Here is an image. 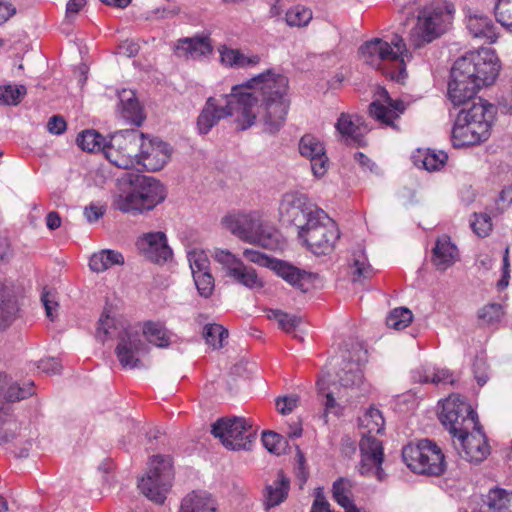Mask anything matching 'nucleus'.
Here are the masks:
<instances>
[{
    "label": "nucleus",
    "instance_id": "16",
    "mask_svg": "<svg viewBox=\"0 0 512 512\" xmlns=\"http://www.w3.org/2000/svg\"><path fill=\"white\" fill-rule=\"evenodd\" d=\"M472 432H460L453 438V446L459 456L471 463H480L490 453L485 434L480 425L471 428Z\"/></svg>",
    "mask_w": 512,
    "mask_h": 512
},
{
    "label": "nucleus",
    "instance_id": "14",
    "mask_svg": "<svg viewBox=\"0 0 512 512\" xmlns=\"http://www.w3.org/2000/svg\"><path fill=\"white\" fill-rule=\"evenodd\" d=\"M35 434L28 425L17 422L10 412L0 410V445L11 443L18 458H26L33 445Z\"/></svg>",
    "mask_w": 512,
    "mask_h": 512
},
{
    "label": "nucleus",
    "instance_id": "26",
    "mask_svg": "<svg viewBox=\"0 0 512 512\" xmlns=\"http://www.w3.org/2000/svg\"><path fill=\"white\" fill-rule=\"evenodd\" d=\"M382 96L384 102L373 101L369 105V113L374 119L396 129L394 120L405 111V104L401 100H393L386 90L382 91Z\"/></svg>",
    "mask_w": 512,
    "mask_h": 512
},
{
    "label": "nucleus",
    "instance_id": "4",
    "mask_svg": "<svg viewBox=\"0 0 512 512\" xmlns=\"http://www.w3.org/2000/svg\"><path fill=\"white\" fill-rule=\"evenodd\" d=\"M224 227L243 241L274 248L278 244L277 232L264 222L257 211L228 215L223 218Z\"/></svg>",
    "mask_w": 512,
    "mask_h": 512
},
{
    "label": "nucleus",
    "instance_id": "56",
    "mask_svg": "<svg viewBox=\"0 0 512 512\" xmlns=\"http://www.w3.org/2000/svg\"><path fill=\"white\" fill-rule=\"evenodd\" d=\"M353 265L355 267V274L353 281H358L360 277H368L371 273V266L367 262V258L363 250L359 249L354 253Z\"/></svg>",
    "mask_w": 512,
    "mask_h": 512
},
{
    "label": "nucleus",
    "instance_id": "59",
    "mask_svg": "<svg viewBox=\"0 0 512 512\" xmlns=\"http://www.w3.org/2000/svg\"><path fill=\"white\" fill-rule=\"evenodd\" d=\"M37 368L43 373L55 375L61 372L62 367L57 359L46 358L38 362Z\"/></svg>",
    "mask_w": 512,
    "mask_h": 512
},
{
    "label": "nucleus",
    "instance_id": "19",
    "mask_svg": "<svg viewBox=\"0 0 512 512\" xmlns=\"http://www.w3.org/2000/svg\"><path fill=\"white\" fill-rule=\"evenodd\" d=\"M361 452V461L359 472L363 476L374 475L378 480L384 479L383 463V446L382 442L375 435H362L359 443Z\"/></svg>",
    "mask_w": 512,
    "mask_h": 512
},
{
    "label": "nucleus",
    "instance_id": "1",
    "mask_svg": "<svg viewBox=\"0 0 512 512\" xmlns=\"http://www.w3.org/2000/svg\"><path fill=\"white\" fill-rule=\"evenodd\" d=\"M288 90V78L269 69L246 86H234L228 95L209 97L197 118L198 131L205 135L228 116L235 117L238 127L246 130L259 116L264 131L275 134L285 124L290 106Z\"/></svg>",
    "mask_w": 512,
    "mask_h": 512
},
{
    "label": "nucleus",
    "instance_id": "41",
    "mask_svg": "<svg viewBox=\"0 0 512 512\" xmlns=\"http://www.w3.org/2000/svg\"><path fill=\"white\" fill-rule=\"evenodd\" d=\"M77 145L83 150L87 152H99L103 151L105 154V149L107 146L108 140L103 137L96 130H84L82 131L76 139Z\"/></svg>",
    "mask_w": 512,
    "mask_h": 512
},
{
    "label": "nucleus",
    "instance_id": "18",
    "mask_svg": "<svg viewBox=\"0 0 512 512\" xmlns=\"http://www.w3.org/2000/svg\"><path fill=\"white\" fill-rule=\"evenodd\" d=\"M359 344L353 346V353L345 350L342 351L341 358L335 359V365L339 367L336 375L338 383L343 390L354 389L363 381V373L361 370V355L365 354Z\"/></svg>",
    "mask_w": 512,
    "mask_h": 512
},
{
    "label": "nucleus",
    "instance_id": "30",
    "mask_svg": "<svg viewBox=\"0 0 512 512\" xmlns=\"http://www.w3.org/2000/svg\"><path fill=\"white\" fill-rule=\"evenodd\" d=\"M459 258L458 249L447 235L437 238L432 250V263L439 271H445L451 267Z\"/></svg>",
    "mask_w": 512,
    "mask_h": 512
},
{
    "label": "nucleus",
    "instance_id": "12",
    "mask_svg": "<svg viewBox=\"0 0 512 512\" xmlns=\"http://www.w3.org/2000/svg\"><path fill=\"white\" fill-rule=\"evenodd\" d=\"M211 433L229 450H249L255 431L245 418L234 416L218 419Z\"/></svg>",
    "mask_w": 512,
    "mask_h": 512
},
{
    "label": "nucleus",
    "instance_id": "7",
    "mask_svg": "<svg viewBox=\"0 0 512 512\" xmlns=\"http://www.w3.org/2000/svg\"><path fill=\"white\" fill-rule=\"evenodd\" d=\"M339 237L340 232L336 223L324 210L318 212V215L298 232V238L316 255H327L332 252Z\"/></svg>",
    "mask_w": 512,
    "mask_h": 512
},
{
    "label": "nucleus",
    "instance_id": "25",
    "mask_svg": "<svg viewBox=\"0 0 512 512\" xmlns=\"http://www.w3.org/2000/svg\"><path fill=\"white\" fill-rule=\"evenodd\" d=\"M490 132L483 124L476 125L467 121L459 122L456 118L452 129V141L454 147L460 148L479 144L488 139Z\"/></svg>",
    "mask_w": 512,
    "mask_h": 512
},
{
    "label": "nucleus",
    "instance_id": "45",
    "mask_svg": "<svg viewBox=\"0 0 512 512\" xmlns=\"http://www.w3.org/2000/svg\"><path fill=\"white\" fill-rule=\"evenodd\" d=\"M26 94L24 85H4L0 86V105H18Z\"/></svg>",
    "mask_w": 512,
    "mask_h": 512
},
{
    "label": "nucleus",
    "instance_id": "3",
    "mask_svg": "<svg viewBox=\"0 0 512 512\" xmlns=\"http://www.w3.org/2000/svg\"><path fill=\"white\" fill-rule=\"evenodd\" d=\"M359 51L365 63L382 70L390 79L403 82L406 78V62L412 56L400 35L395 34L390 42L373 38L362 44Z\"/></svg>",
    "mask_w": 512,
    "mask_h": 512
},
{
    "label": "nucleus",
    "instance_id": "22",
    "mask_svg": "<svg viewBox=\"0 0 512 512\" xmlns=\"http://www.w3.org/2000/svg\"><path fill=\"white\" fill-rule=\"evenodd\" d=\"M137 246L145 258L155 263H165L172 257V250L163 232H149L137 241Z\"/></svg>",
    "mask_w": 512,
    "mask_h": 512
},
{
    "label": "nucleus",
    "instance_id": "50",
    "mask_svg": "<svg viewBox=\"0 0 512 512\" xmlns=\"http://www.w3.org/2000/svg\"><path fill=\"white\" fill-rule=\"evenodd\" d=\"M286 22L289 26H305L312 19V12L303 6H295L287 11Z\"/></svg>",
    "mask_w": 512,
    "mask_h": 512
},
{
    "label": "nucleus",
    "instance_id": "29",
    "mask_svg": "<svg viewBox=\"0 0 512 512\" xmlns=\"http://www.w3.org/2000/svg\"><path fill=\"white\" fill-rule=\"evenodd\" d=\"M213 51L211 41L206 36H195L179 39L175 45V55L186 60H198L210 55Z\"/></svg>",
    "mask_w": 512,
    "mask_h": 512
},
{
    "label": "nucleus",
    "instance_id": "24",
    "mask_svg": "<svg viewBox=\"0 0 512 512\" xmlns=\"http://www.w3.org/2000/svg\"><path fill=\"white\" fill-rule=\"evenodd\" d=\"M34 383L28 382L20 386L7 374L0 372V410L10 412L8 404L21 401L34 394Z\"/></svg>",
    "mask_w": 512,
    "mask_h": 512
},
{
    "label": "nucleus",
    "instance_id": "44",
    "mask_svg": "<svg viewBox=\"0 0 512 512\" xmlns=\"http://www.w3.org/2000/svg\"><path fill=\"white\" fill-rule=\"evenodd\" d=\"M448 159V155L444 151L427 150L424 153L419 152L416 157V163H422V167L427 171H437L441 169Z\"/></svg>",
    "mask_w": 512,
    "mask_h": 512
},
{
    "label": "nucleus",
    "instance_id": "27",
    "mask_svg": "<svg viewBox=\"0 0 512 512\" xmlns=\"http://www.w3.org/2000/svg\"><path fill=\"white\" fill-rule=\"evenodd\" d=\"M275 270L281 278L302 292H308L320 283L318 274L301 270L285 262L277 263Z\"/></svg>",
    "mask_w": 512,
    "mask_h": 512
},
{
    "label": "nucleus",
    "instance_id": "9",
    "mask_svg": "<svg viewBox=\"0 0 512 512\" xmlns=\"http://www.w3.org/2000/svg\"><path fill=\"white\" fill-rule=\"evenodd\" d=\"M455 63L480 87L494 83L500 69L498 57L490 48L466 53Z\"/></svg>",
    "mask_w": 512,
    "mask_h": 512
},
{
    "label": "nucleus",
    "instance_id": "34",
    "mask_svg": "<svg viewBox=\"0 0 512 512\" xmlns=\"http://www.w3.org/2000/svg\"><path fill=\"white\" fill-rule=\"evenodd\" d=\"M290 490V480L282 471L277 474V479L271 484H267L263 491V505L265 510L280 505L288 496Z\"/></svg>",
    "mask_w": 512,
    "mask_h": 512
},
{
    "label": "nucleus",
    "instance_id": "31",
    "mask_svg": "<svg viewBox=\"0 0 512 512\" xmlns=\"http://www.w3.org/2000/svg\"><path fill=\"white\" fill-rule=\"evenodd\" d=\"M467 29L474 38L482 39L487 43H494L497 40L496 27L492 20L478 11H468Z\"/></svg>",
    "mask_w": 512,
    "mask_h": 512
},
{
    "label": "nucleus",
    "instance_id": "48",
    "mask_svg": "<svg viewBox=\"0 0 512 512\" xmlns=\"http://www.w3.org/2000/svg\"><path fill=\"white\" fill-rule=\"evenodd\" d=\"M268 318L277 321L279 327L287 333L293 332L301 323V319L295 315H290L281 310H271Z\"/></svg>",
    "mask_w": 512,
    "mask_h": 512
},
{
    "label": "nucleus",
    "instance_id": "37",
    "mask_svg": "<svg viewBox=\"0 0 512 512\" xmlns=\"http://www.w3.org/2000/svg\"><path fill=\"white\" fill-rule=\"evenodd\" d=\"M179 512H218V509L210 495L193 492L182 500Z\"/></svg>",
    "mask_w": 512,
    "mask_h": 512
},
{
    "label": "nucleus",
    "instance_id": "13",
    "mask_svg": "<svg viewBox=\"0 0 512 512\" xmlns=\"http://www.w3.org/2000/svg\"><path fill=\"white\" fill-rule=\"evenodd\" d=\"M323 209L317 207L302 193L289 192L282 196L279 204V215L283 223L296 227L297 233L303 230L318 212Z\"/></svg>",
    "mask_w": 512,
    "mask_h": 512
},
{
    "label": "nucleus",
    "instance_id": "10",
    "mask_svg": "<svg viewBox=\"0 0 512 512\" xmlns=\"http://www.w3.org/2000/svg\"><path fill=\"white\" fill-rule=\"evenodd\" d=\"M143 133L137 129L116 131L109 136L105 157L115 166L130 169L135 166Z\"/></svg>",
    "mask_w": 512,
    "mask_h": 512
},
{
    "label": "nucleus",
    "instance_id": "51",
    "mask_svg": "<svg viewBox=\"0 0 512 512\" xmlns=\"http://www.w3.org/2000/svg\"><path fill=\"white\" fill-rule=\"evenodd\" d=\"M495 17L497 22L512 32V0H497Z\"/></svg>",
    "mask_w": 512,
    "mask_h": 512
},
{
    "label": "nucleus",
    "instance_id": "23",
    "mask_svg": "<svg viewBox=\"0 0 512 512\" xmlns=\"http://www.w3.org/2000/svg\"><path fill=\"white\" fill-rule=\"evenodd\" d=\"M299 152L311 162L316 177H322L328 169V157L323 143L313 135L306 134L299 141Z\"/></svg>",
    "mask_w": 512,
    "mask_h": 512
},
{
    "label": "nucleus",
    "instance_id": "64",
    "mask_svg": "<svg viewBox=\"0 0 512 512\" xmlns=\"http://www.w3.org/2000/svg\"><path fill=\"white\" fill-rule=\"evenodd\" d=\"M16 13V8L8 0H0V26Z\"/></svg>",
    "mask_w": 512,
    "mask_h": 512
},
{
    "label": "nucleus",
    "instance_id": "17",
    "mask_svg": "<svg viewBox=\"0 0 512 512\" xmlns=\"http://www.w3.org/2000/svg\"><path fill=\"white\" fill-rule=\"evenodd\" d=\"M170 157L169 144L159 138H151L143 134L135 165H141L147 171L156 172L167 164Z\"/></svg>",
    "mask_w": 512,
    "mask_h": 512
},
{
    "label": "nucleus",
    "instance_id": "20",
    "mask_svg": "<svg viewBox=\"0 0 512 512\" xmlns=\"http://www.w3.org/2000/svg\"><path fill=\"white\" fill-rule=\"evenodd\" d=\"M215 259L223 265L225 275L235 282L249 288H261L263 283L252 268L246 267L243 262L226 250H217Z\"/></svg>",
    "mask_w": 512,
    "mask_h": 512
},
{
    "label": "nucleus",
    "instance_id": "62",
    "mask_svg": "<svg viewBox=\"0 0 512 512\" xmlns=\"http://www.w3.org/2000/svg\"><path fill=\"white\" fill-rule=\"evenodd\" d=\"M260 62L258 55L247 56L241 53L239 50L236 52V63L234 67L244 68L248 66H255Z\"/></svg>",
    "mask_w": 512,
    "mask_h": 512
},
{
    "label": "nucleus",
    "instance_id": "47",
    "mask_svg": "<svg viewBox=\"0 0 512 512\" xmlns=\"http://www.w3.org/2000/svg\"><path fill=\"white\" fill-rule=\"evenodd\" d=\"M412 319V312L408 308L400 307L390 312L386 324L390 328L401 330L406 328L412 322Z\"/></svg>",
    "mask_w": 512,
    "mask_h": 512
},
{
    "label": "nucleus",
    "instance_id": "46",
    "mask_svg": "<svg viewBox=\"0 0 512 512\" xmlns=\"http://www.w3.org/2000/svg\"><path fill=\"white\" fill-rule=\"evenodd\" d=\"M203 337L208 345L219 349L223 346V340L228 337V330L219 324H208L204 327Z\"/></svg>",
    "mask_w": 512,
    "mask_h": 512
},
{
    "label": "nucleus",
    "instance_id": "63",
    "mask_svg": "<svg viewBox=\"0 0 512 512\" xmlns=\"http://www.w3.org/2000/svg\"><path fill=\"white\" fill-rule=\"evenodd\" d=\"M496 204L500 211L507 209L512 204V186L504 187L501 190Z\"/></svg>",
    "mask_w": 512,
    "mask_h": 512
},
{
    "label": "nucleus",
    "instance_id": "28",
    "mask_svg": "<svg viewBox=\"0 0 512 512\" xmlns=\"http://www.w3.org/2000/svg\"><path fill=\"white\" fill-rule=\"evenodd\" d=\"M335 127L346 143L358 146L364 144V136L369 131L361 117L345 113L340 115Z\"/></svg>",
    "mask_w": 512,
    "mask_h": 512
},
{
    "label": "nucleus",
    "instance_id": "60",
    "mask_svg": "<svg viewBox=\"0 0 512 512\" xmlns=\"http://www.w3.org/2000/svg\"><path fill=\"white\" fill-rule=\"evenodd\" d=\"M112 327V320L108 315H102L99 319V326L97 328L96 337L99 341L105 342L107 336L110 334V328Z\"/></svg>",
    "mask_w": 512,
    "mask_h": 512
},
{
    "label": "nucleus",
    "instance_id": "52",
    "mask_svg": "<svg viewBox=\"0 0 512 512\" xmlns=\"http://www.w3.org/2000/svg\"><path fill=\"white\" fill-rule=\"evenodd\" d=\"M262 443L271 453L280 455L286 447V440L278 433L273 431H264L262 433Z\"/></svg>",
    "mask_w": 512,
    "mask_h": 512
},
{
    "label": "nucleus",
    "instance_id": "57",
    "mask_svg": "<svg viewBox=\"0 0 512 512\" xmlns=\"http://www.w3.org/2000/svg\"><path fill=\"white\" fill-rule=\"evenodd\" d=\"M41 301L45 308L47 317L53 321L56 316V311L58 308V303L55 300L54 294L44 290L41 295Z\"/></svg>",
    "mask_w": 512,
    "mask_h": 512
},
{
    "label": "nucleus",
    "instance_id": "53",
    "mask_svg": "<svg viewBox=\"0 0 512 512\" xmlns=\"http://www.w3.org/2000/svg\"><path fill=\"white\" fill-rule=\"evenodd\" d=\"M188 261L192 271V275L205 273L209 270V259L203 251H191L188 253Z\"/></svg>",
    "mask_w": 512,
    "mask_h": 512
},
{
    "label": "nucleus",
    "instance_id": "38",
    "mask_svg": "<svg viewBox=\"0 0 512 512\" xmlns=\"http://www.w3.org/2000/svg\"><path fill=\"white\" fill-rule=\"evenodd\" d=\"M123 255L115 250L105 249L94 253L89 261V267L92 271L100 273L111 268L114 265H123Z\"/></svg>",
    "mask_w": 512,
    "mask_h": 512
},
{
    "label": "nucleus",
    "instance_id": "40",
    "mask_svg": "<svg viewBox=\"0 0 512 512\" xmlns=\"http://www.w3.org/2000/svg\"><path fill=\"white\" fill-rule=\"evenodd\" d=\"M352 483L347 478H339L333 483L332 494L334 500L342 506L346 512H362L351 500Z\"/></svg>",
    "mask_w": 512,
    "mask_h": 512
},
{
    "label": "nucleus",
    "instance_id": "35",
    "mask_svg": "<svg viewBox=\"0 0 512 512\" xmlns=\"http://www.w3.org/2000/svg\"><path fill=\"white\" fill-rule=\"evenodd\" d=\"M482 502L478 512H512V490L491 489Z\"/></svg>",
    "mask_w": 512,
    "mask_h": 512
},
{
    "label": "nucleus",
    "instance_id": "54",
    "mask_svg": "<svg viewBox=\"0 0 512 512\" xmlns=\"http://www.w3.org/2000/svg\"><path fill=\"white\" fill-rule=\"evenodd\" d=\"M194 283L200 296L209 298L215 288L214 278L210 271L193 276Z\"/></svg>",
    "mask_w": 512,
    "mask_h": 512
},
{
    "label": "nucleus",
    "instance_id": "36",
    "mask_svg": "<svg viewBox=\"0 0 512 512\" xmlns=\"http://www.w3.org/2000/svg\"><path fill=\"white\" fill-rule=\"evenodd\" d=\"M19 305L12 288L0 285V329L10 326L16 319Z\"/></svg>",
    "mask_w": 512,
    "mask_h": 512
},
{
    "label": "nucleus",
    "instance_id": "43",
    "mask_svg": "<svg viewBox=\"0 0 512 512\" xmlns=\"http://www.w3.org/2000/svg\"><path fill=\"white\" fill-rule=\"evenodd\" d=\"M143 334L153 345L166 348L170 344V336L165 327L159 323L147 322L143 328Z\"/></svg>",
    "mask_w": 512,
    "mask_h": 512
},
{
    "label": "nucleus",
    "instance_id": "11",
    "mask_svg": "<svg viewBox=\"0 0 512 512\" xmlns=\"http://www.w3.org/2000/svg\"><path fill=\"white\" fill-rule=\"evenodd\" d=\"M439 419L448 429L452 438H455L460 432L476 428L479 424L477 413L458 394H452L443 401Z\"/></svg>",
    "mask_w": 512,
    "mask_h": 512
},
{
    "label": "nucleus",
    "instance_id": "21",
    "mask_svg": "<svg viewBox=\"0 0 512 512\" xmlns=\"http://www.w3.org/2000/svg\"><path fill=\"white\" fill-rule=\"evenodd\" d=\"M481 87L454 63L448 83V97L455 106L467 103Z\"/></svg>",
    "mask_w": 512,
    "mask_h": 512
},
{
    "label": "nucleus",
    "instance_id": "2",
    "mask_svg": "<svg viewBox=\"0 0 512 512\" xmlns=\"http://www.w3.org/2000/svg\"><path fill=\"white\" fill-rule=\"evenodd\" d=\"M119 192L113 197V207L123 213L142 214L154 209L166 198L163 184L152 177L125 173L118 179Z\"/></svg>",
    "mask_w": 512,
    "mask_h": 512
},
{
    "label": "nucleus",
    "instance_id": "42",
    "mask_svg": "<svg viewBox=\"0 0 512 512\" xmlns=\"http://www.w3.org/2000/svg\"><path fill=\"white\" fill-rule=\"evenodd\" d=\"M360 427L366 429L362 435H375L384 430V418L380 410L370 407L359 419Z\"/></svg>",
    "mask_w": 512,
    "mask_h": 512
},
{
    "label": "nucleus",
    "instance_id": "55",
    "mask_svg": "<svg viewBox=\"0 0 512 512\" xmlns=\"http://www.w3.org/2000/svg\"><path fill=\"white\" fill-rule=\"evenodd\" d=\"M471 221L473 231L480 237H486L492 230V220L487 213H474Z\"/></svg>",
    "mask_w": 512,
    "mask_h": 512
},
{
    "label": "nucleus",
    "instance_id": "6",
    "mask_svg": "<svg viewBox=\"0 0 512 512\" xmlns=\"http://www.w3.org/2000/svg\"><path fill=\"white\" fill-rule=\"evenodd\" d=\"M402 459L411 471L418 474L440 476L446 469L442 450L429 439L404 446Z\"/></svg>",
    "mask_w": 512,
    "mask_h": 512
},
{
    "label": "nucleus",
    "instance_id": "15",
    "mask_svg": "<svg viewBox=\"0 0 512 512\" xmlns=\"http://www.w3.org/2000/svg\"><path fill=\"white\" fill-rule=\"evenodd\" d=\"M148 346L137 330L125 329L119 336L115 354L123 368H143L141 357L148 353Z\"/></svg>",
    "mask_w": 512,
    "mask_h": 512
},
{
    "label": "nucleus",
    "instance_id": "61",
    "mask_svg": "<svg viewBox=\"0 0 512 512\" xmlns=\"http://www.w3.org/2000/svg\"><path fill=\"white\" fill-rule=\"evenodd\" d=\"M47 129L52 134L60 135L66 130V121L62 116L54 115L49 119Z\"/></svg>",
    "mask_w": 512,
    "mask_h": 512
},
{
    "label": "nucleus",
    "instance_id": "33",
    "mask_svg": "<svg viewBox=\"0 0 512 512\" xmlns=\"http://www.w3.org/2000/svg\"><path fill=\"white\" fill-rule=\"evenodd\" d=\"M118 113L127 122L140 126L144 121L142 108L132 90L123 89L118 93Z\"/></svg>",
    "mask_w": 512,
    "mask_h": 512
},
{
    "label": "nucleus",
    "instance_id": "5",
    "mask_svg": "<svg viewBox=\"0 0 512 512\" xmlns=\"http://www.w3.org/2000/svg\"><path fill=\"white\" fill-rule=\"evenodd\" d=\"M453 12V7L446 2L432 3L421 9L410 32L411 45L419 48L442 35L452 22Z\"/></svg>",
    "mask_w": 512,
    "mask_h": 512
},
{
    "label": "nucleus",
    "instance_id": "58",
    "mask_svg": "<svg viewBox=\"0 0 512 512\" xmlns=\"http://www.w3.org/2000/svg\"><path fill=\"white\" fill-rule=\"evenodd\" d=\"M297 403L298 397L295 395L279 397L276 399L277 410L282 415L291 413L297 407Z\"/></svg>",
    "mask_w": 512,
    "mask_h": 512
},
{
    "label": "nucleus",
    "instance_id": "49",
    "mask_svg": "<svg viewBox=\"0 0 512 512\" xmlns=\"http://www.w3.org/2000/svg\"><path fill=\"white\" fill-rule=\"evenodd\" d=\"M503 315V307L498 303L487 304L478 311L479 320L486 325L499 323Z\"/></svg>",
    "mask_w": 512,
    "mask_h": 512
},
{
    "label": "nucleus",
    "instance_id": "39",
    "mask_svg": "<svg viewBox=\"0 0 512 512\" xmlns=\"http://www.w3.org/2000/svg\"><path fill=\"white\" fill-rule=\"evenodd\" d=\"M413 379L419 383L454 384L455 377L445 368H422L414 371Z\"/></svg>",
    "mask_w": 512,
    "mask_h": 512
},
{
    "label": "nucleus",
    "instance_id": "8",
    "mask_svg": "<svg viewBox=\"0 0 512 512\" xmlns=\"http://www.w3.org/2000/svg\"><path fill=\"white\" fill-rule=\"evenodd\" d=\"M173 478L172 463L168 456H153L148 471L138 482V488L151 501L162 504L171 487Z\"/></svg>",
    "mask_w": 512,
    "mask_h": 512
},
{
    "label": "nucleus",
    "instance_id": "32",
    "mask_svg": "<svg viewBox=\"0 0 512 512\" xmlns=\"http://www.w3.org/2000/svg\"><path fill=\"white\" fill-rule=\"evenodd\" d=\"M494 108L491 104L478 99V102H473L471 107L468 109H462L457 116L459 122L467 121L471 124L480 125L483 124L490 132L491 122L493 119Z\"/></svg>",
    "mask_w": 512,
    "mask_h": 512
}]
</instances>
